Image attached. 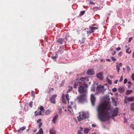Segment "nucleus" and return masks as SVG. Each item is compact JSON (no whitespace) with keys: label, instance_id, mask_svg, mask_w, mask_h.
I'll return each mask as SVG.
<instances>
[{"label":"nucleus","instance_id":"680f3d73","mask_svg":"<svg viewBox=\"0 0 134 134\" xmlns=\"http://www.w3.org/2000/svg\"><path fill=\"white\" fill-rule=\"evenodd\" d=\"M103 61L104 62H105V60H104L103 59H100V62H103Z\"/></svg>","mask_w":134,"mask_h":134},{"label":"nucleus","instance_id":"09e8293b","mask_svg":"<svg viewBox=\"0 0 134 134\" xmlns=\"http://www.w3.org/2000/svg\"><path fill=\"white\" fill-rule=\"evenodd\" d=\"M121 49V48L120 47H118L116 48V50L117 51H119Z\"/></svg>","mask_w":134,"mask_h":134},{"label":"nucleus","instance_id":"1a4fd4ad","mask_svg":"<svg viewBox=\"0 0 134 134\" xmlns=\"http://www.w3.org/2000/svg\"><path fill=\"white\" fill-rule=\"evenodd\" d=\"M71 105L69 106L68 107V110L71 113H72L73 112V109H72V107L73 106V104L72 102H71Z\"/></svg>","mask_w":134,"mask_h":134},{"label":"nucleus","instance_id":"b1692460","mask_svg":"<svg viewBox=\"0 0 134 134\" xmlns=\"http://www.w3.org/2000/svg\"><path fill=\"white\" fill-rule=\"evenodd\" d=\"M132 92V90H128L126 91V94L128 95L130 94Z\"/></svg>","mask_w":134,"mask_h":134},{"label":"nucleus","instance_id":"dca6fc26","mask_svg":"<svg viewBox=\"0 0 134 134\" xmlns=\"http://www.w3.org/2000/svg\"><path fill=\"white\" fill-rule=\"evenodd\" d=\"M125 47L126 48V52L128 53H130L131 52V50H130V48L128 47L127 46H126Z\"/></svg>","mask_w":134,"mask_h":134},{"label":"nucleus","instance_id":"7ed1b4c3","mask_svg":"<svg viewBox=\"0 0 134 134\" xmlns=\"http://www.w3.org/2000/svg\"><path fill=\"white\" fill-rule=\"evenodd\" d=\"M87 115H86V113H82L80 114L79 116H77V118L79 121H81L83 120L88 118L89 117L88 116V113H87Z\"/></svg>","mask_w":134,"mask_h":134},{"label":"nucleus","instance_id":"c9c22d12","mask_svg":"<svg viewBox=\"0 0 134 134\" xmlns=\"http://www.w3.org/2000/svg\"><path fill=\"white\" fill-rule=\"evenodd\" d=\"M32 104L33 102L32 101L30 102L29 103V106L31 108H32Z\"/></svg>","mask_w":134,"mask_h":134},{"label":"nucleus","instance_id":"a19ab883","mask_svg":"<svg viewBox=\"0 0 134 134\" xmlns=\"http://www.w3.org/2000/svg\"><path fill=\"white\" fill-rule=\"evenodd\" d=\"M127 81V79L126 78H125L124 79V83L125 84L126 83Z\"/></svg>","mask_w":134,"mask_h":134},{"label":"nucleus","instance_id":"e2e57ef3","mask_svg":"<svg viewBox=\"0 0 134 134\" xmlns=\"http://www.w3.org/2000/svg\"><path fill=\"white\" fill-rule=\"evenodd\" d=\"M119 64V66H122V63H120V64Z\"/></svg>","mask_w":134,"mask_h":134},{"label":"nucleus","instance_id":"9d476101","mask_svg":"<svg viewBox=\"0 0 134 134\" xmlns=\"http://www.w3.org/2000/svg\"><path fill=\"white\" fill-rule=\"evenodd\" d=\"M97 77L100 80H103V74L102 72H99L97 75Z\"/></svg>","mask_w":134,"mask_h":134},{"label":"nucleus","instance_id":"4468645a","mask_svg":"<svg viewBox=\"0 0 134 134\" xmlns=\"http://www.w3.org/2000/svg\"><path fill=\"white\" fill-rule=\"evenodd\" d=\"M118 90L120 93H123L125 91L124 87H121L119 88Z\"/></svg>","mask_w":134,"mask_h":134},{"label":"nucleus","instance_id":"603ef678","mask_svg":"<svg viewBox=\"0 0 134 134\" xmlns=\"http://www.w3.org/2000/svg\"><path fill=\"white\" fill-rule=\"evenodd\" d=\"M78 134H82V133L80 131H78Z\"/></svg>","mask_w":134,"mask_h":134},{"label":"nucleus","instance_id":"864d4df0","mask_svg":"<svg viewBox=\"0 0 134 134\" xmlns=\"http://www.w3.org/2000/svg\"><path fill=\"white\" fill-rule=\"evenodd\" d=\"M91 90L93 91V92H94L95 91V87H94L93 88H92V89H91Z\"/></svg>","mask_w":134,"mask_h":134},{"label":"nucleus","instance_id":"2f4dec72","mask_svg":"<svg viewBox=\"0 0 134 134\" xmlns=\"http://www.w3.org/2000/svg\"><path fill=\"white\" fill-rule=\"evenodd\" d=\"M107 80L109 84H112V82L111 80L107 79Z\"/></svg>","mask_w":134,"mask_h":134},{"label":"nucleus","instance_id":"20e7f679","mask_svg":"<svg viewBox=\"0 0 134 134\" xmlns=\"http://www.w3.org/2000/svg\"><path fill=\"white\" fill-rule=\"evenodd\" d=\"M78 92L80 93H82L86 95L87 90L86 88L83 86H81L78 88Z\"/></svg>","mask_w":134,"mask_h":134},{"label":"nucleus","instance_id":"a211bd4d","mask_svg":"<svg viewBox=\"0 0 134 134\" xmlns=\"http://www.w3.org/2000/svg\"><path fill=\"white\" fill-rule=\"evenodd\" d=\"M111 99L112 100V102L114 103V105L115 106H116V105H117L116 102L115 100V98L113 97H112L111 98Z\"/></svg>","mask_w":134,"mask_h":134},{"label":"nucleus","instance_id":"cd10ccee","mask_svg":"<svg viewBox=\"0 0 134 134\" xmlns=\"http://www.w3.org/2000/svg\"><path fill=\"white\" fill-rule=\"evenodd\" d=\"M39 134H42L43 133V131L42 128H40L38 132Z\"/></svg>","mask_w":134,"mask_h":134},{"label":"nucleus","instance_id":"f704fd0d","mask_svg":"<svg viewBox=\"0 0 134 134\" xmlns=\"http://www.w3.org/2000/svg\"><path fill=\"white\" fill-rule=\"evenodd\" d=\"M112 90L114 92H116L117 91V89L116 88H113Z\"/></svg>","mask_w":134,"mask_h":134},{"label":"nucleus","instance_id":"bf43d9fd","mask_svg":"<svg viewBox=\"0 0 134 134\" xmlns=\"http://www.w3.org/2000/svg\"><path fill=\"white\" fill-rule=\"evenodd\" d=\"M118 82V80H115L114 81V83L115 84H117Z\"/></svg>","mask_w":134,"mask_h":134},{"label":"nucleus","instance_id":"58836bf2","mask_svg":"<svg viewBox=\"0 0 134 134\" xmlns=\"http://www.w3.org/2000/svg\"><path fill=\"white\" fill-rule=\"evenodd\" d=\"M131 78L132 80L133 81H134V73H133V74H132Z\"/></svg>","mask_w":134,"mask_h":134},{"label":"nucleus","instance_id":"473e14b6","mask_svg":"<svg viewBox=\"0 0 134 134\" xmlns=\"http://www.w3.org/2000/svg\"><path fill=\"white\" fill-rule=\"evenodd\" d=\"M111 60L113 61H116V59L113 57H111Z\"/></svg>","mask_w":134,"mask_h":134},{"label":"nucleus","instance_id":"f257e3e1","mask_svg":"<svg viewBox=\"0 0 134 134\" xmlns=\"http://www.w3.org/2000/svg\"><path fill=\"white\" fill-rule=\"evenodd\" d=\"M98 116L102 121L109 120L110 117L112 116L117 115L118 109L116 108L113 110L111 107L108 103L100 104L97 108Z\"/></svg>","mask_w":134,"mask_h":134},{"label":"nucleus","instance_id":"9b49d317","mask_svg":"<svg viewBox=\"0 0 134 134\" xmlns=\"http://www.w3.org/2000/svg\"><path fill=\"white\" fill-rule=\"evenodd\" d=\"M87 73L88 75H92L94 74V72L93 69H89L87 70Z\"/></svg>","mask_w":134,"mask_h":134},{"label":"nucleus","instance_id":"ddd939ff","mask_svg":"<svg viewBox=\"0 0 134 134\" xmlns=\"http://www.w3.org/2000/svg\"><path fill=\"white\" fill-rule=\"evenodd\" d=\"M85 78L84 77H82L80 78L79 79H78V82L77 83L79 84L81 83H85L84 81Z\"/></svg>","mask_w":134,"mask_h":134},{"label":"nucleus","instance_id":"a878e982","mask_svg":"<svg viewBox=\"0 0 134 134\" xmlns=\"http://www.w3.org/2000/svg\"><path fill=\"white\" fill-rule=\"evenodd\" d=\"M131 109L132 111H134V103H132L131 105Z\"/></svg>","mask_w":134,"mask_h":134},{"label":"nucleus","instance_id":"f8f14e48","mask_svg":"<svg viewBox=\"0 0 134 134\" xmlns=\"http://www.w3.org/2000/svg\"><path fill=\"white\" fill-rule=\"evenodd\" d=\"M58 118V114H56L53 118L52 121L54 124L56 122Z\"/></svg>","mask_w":134,"mask_h":134},{"label":"nucleus","instance_id":"4be33fe9","mask_svg":"<svg viewBox=\"0 0 134 134\" xmlns=\"http://www.w3.org/2000/svg\"><path fill=\"white\" fill-rule=\"evenodd\" d=\"M62 102L63 103H66V101L64 98V94H63V96H62Z\"/></svg>","mask_w":134,"mask_h":134},{"label":"nucleus","instance_id":"c756f323","mask_svg":"<svg viewBox=\"0 0 134 134\" xmlns=\"http://www.w3.org/2000/svg\"><path fill=\"white\" fill-rule=\"evenodd\" d=\"M85 13V11H82L80 12V16H81L83 15L84 13Z\"/></svg>","mask_w":134,"mask_h":134},{"label":"nucleus","instance_id":"4d7b16f0","mask_svg":"<svg viewBox=\"0 0 134 134\" xmlns=\"http://www.w3.org/2000/svg\"><path fill=\"white\" fill-rule=\"evenodd\" d=\"M132 38L131 37L129 39V42H130L132 40Z\"/></svg>","mask_w":134,"mask_h":134},{"label":"nucleus","instance_id":"6ab92c4d","mask_svg":"<svg viewBox=\"0 0 134 134\" xmlns=\"http://www.w3.org/2000/svg\"><path fill=\"white\" fill-rule=\"evenodd\" d=\"M90 129L89 128H85L84 130V132L85 133H88L90 131Z\"/></svg>","mask_w":134,"mask_h":134},{"label":"nucleus","instance_id":"c03bdc74","mask_svg":"<svg viewBox=\"0 0 134 134\" xmlns=\"http://www.w3.org/2000/svg\"><path fill=\"white\" fill-rule=\"evenodd\" d=\"M42 124V122H41L40 123V124L38 125V127L39 128H40L41 127Z\"/></svg>","mask_w":134,"mask_h":134},{"label":"nucleus","instance_id":"79ce46f5","mask_svg":"<svg viewBox=\"0 0 134 134\" xmlns=\"http://www.w3.org/2000/svg\"><path fill=\"white\" fill-rule=\"evenodd\" d=\"M122 52H120L118 54V56L120 57L122 55Z\"/></svg>","mask_w":134,"mask_h":134},{"label":"nucleus","instance_id":"0eeeda50","mask_svg":"<svg viewBox=\"0 0 134 134\" xmlns=\"http://www.w3.org/2000/svg\"><path fill=\"white\" fill-rule=\"evenodd\" d=\"M57 96V95L56 94L53 95L50 98L49 100L51 103L54 104L55 103V98Z\"/></svg>","mask_w":134,"mask_h":134},{"label":"nucleus","instance_id":"774afa93","mask_svg":"<svg viewBox=\"0 0 134 134\" xmlns=\"http://www.w3.org/2000/svg\"><path fill=\"white\" fill-rule=\"evenodd\" d=\"M132 57L133 58H134V52L133 53V56Z\"/></svg>","mask_w":134,"mask_h":134},{"label":"nucleus","instance_id":"f3484780","mask_svg":"<svg viewBox=\"0 0 134 134\" xmlns=\"http://www.w3.org/2000/svg\"><path fill=\"white\" fill-rule=\"evenodd\" d=\"M49 132L50 134H56V131L54 129H50Z\"/></svg>","mask_w":134,"mask_h":134},{"label":"nucleus","instance_id":"2eb2a0df","mask_svg":"<svg viewBox=\"0 0 134 134\" xmlns=\"http://www.w3.org/2000/svg\"><path fill=\"white\" fill-rule=\"evenodd\" d=\"M26 128V127L23 126L20 128L18 131L17 132L18 133L21 132L23 131Z\"/></svg>","mask_w":134,"mask_h":134},{"label":"nucleus","instance_id":"aec40b11","mask_svg":"<svg viewBox=\"0 0 134 134\" xmlns=\"http://www.w3.org/2000/svg\"><path fill=\"white\" fill-rule=\"evenodd\" d=\"M57 42L59 43L62 44L63 43L64 41L62 39L60 38L58 40Z\"/></svg>","mask_w":134,"mask_h":134},{"label":"nucleus","instance_id":"c85d7f7f","mask_svg":"<svg viewBox=\"0 0 134 134\" xmlns=\"http://www.w3.org/2000/svg\"><path fill=\"white\" fill-rule=\"evenodd\" d=\"M116 70H117L118 72V73H119V70H120V68L119 66L118 65H117L116 66Z\"/></svg>","mask_w":134,"mask_h":134},{"label":"nucleus","instance_id":"393cba45","mask_svg":"<svg viewBox=\"0 0 134 134\" xmlns=\"http://www.w3.org/2000/svg\"><path fill=\"white\" fill-rule=\"evenodd\" d=\"M65 97L66 98L67 100H68V103H69V100H70V99L69 98V96L68 94H67L65 95Z\"/></svg>","mask_w":134,"mask_h":134},{"label":"nucleus","instance_id":"37998d69","mask_svg":"<svg viewBox=\"0 0 134 134\" xmlns=\"http://www.w3.org/2000/svg\"><path fill=\"white\" fill-rule=\"evenodd\" d=\"M123 80V77L122 76H121L120 78V79L119 81L120 82H121Z\"/></svg>","mask_w":134,"mask_h":134},{"label":"nucleus","instance_id":"3c124183","mask_svg":"<svg viewBox=\"0 0 134 134\" xmlns=\"http://www.w3.org/2000/svg\"><path fill=\"white\" fill-rule=\"evenodd\" d=\"M76 108V105H74V107H73V110H75Z\"/></svg>","mask_w":134,"mask_h":134},{"label":"nucleus","instance_id":"bb28decb","mask_svg":"<svg viewBox=\"0 0 134 134\" xmlns=\"http://www.w3.org/2000/svg\"><path fill=\"white\" fill-rule=\"evenodd\" d=\"M128 100L132 101L134 100V97H130L129 98L127 99Z\"/></svg>","mask_w":134,"mask_h":134},{"label":"nucleus","instance_id":"6e6552de","mask_svg":"<svg viewBox=\"0 0 134 134\" xmlns=\"http://www.w3.org/2000/svg\"><path fill=\"white\" fill-rule=\"evenodd\" d=\"M91 101L93 106H94L96 100V98L93 94H91Z\"/></svg>","mask_w":134,"mask_h":134},{"label":"nucleus","instance_id":"f03ea898","mask_svg":"<svg viewBox=\"0 0 134 134\" xmlns=\"http://www.w3.org/2000/svg\"><path fill=\"white\" fill-rule=\"evenodd\" d=\"M76 100L79 103H83L87 101V95L86 94H83L78 96Z\"/></svg>","mask_w":134,"mask_h":134},{"label":"nucleus","instance_id":"7c9ffc66","mask_svg":"<svg viewBox=\"0 0 134 134\" xmlns=\"http://www.w3.org/2000/svg\"><path fill=\"white\" fill-rule=\"evenodd\" d=\"M78 83H75L74 86V88H76L77 87V86H78Z\"/></svg>","mask_w":134,"mask_h":134},{"label":"nucleus","instance_id":"4c0bfd02","mask_svg":"<svg viewBox=\"0 0 134 134\" xmlns=\"http://www.w3.org/2000/svg\"><path fill=\"white\" fill-rule=\"evenodd\" d=\"M40 109L41 111H42L44 110V107L41 106L40 107Z\"/></svg>","mask_w":134,"mask_h":134},{"label":"nucleus","instance_id":"ea45409f","mask_svg":"<svg viewBox=\"0 0 134 134\" xmlns=\"http://www.w3.org/2000/svg\"><path fill=\"white\" fill-rule=\"evenodd\" d=\"M42 112L41 111H39L38 113L36 115H42Z\"/></svg>","mask_w":134,"mask_h":134},{"label":"nucleus","instance_id":"39448f33","mask_svg":"<svg viewBox=\"0 0 134 134\" xmlns=\"http://www.w3.org/2000/svg\"><path fill=\"white\" fill-rule=\"evenodd\" d=\"M98 29V28L96 27H93L91 26H89V29H87V30L86 31L87 32V34L91 33L94 32V31Z\"/></svg>","mask_w":134,"mask_h":134},{"label":"nucleus","instance_id":"de8ad7c7","mask_svg":"<svg viewBox=\"0 0 134 134\" xmlns=\"http://www.w3.org/2000/svg\"><path fill=\"white\" fill-rule=\"evenodd\" d=\"M57 57H56V56H52V58L53 59H55Z\"/></svg>","mask_w":134,"mask_h":134},{"label":"nucleus","instance_id":"13d9d810","mask_svg":"<svg viewBox=\"0 0 134 134\" xmlns=\"http://www.w3.org/2000/svg\"><path fill=\"white\" fill-rule=\"evenodd\" d=\"M64 83H65V82L64 81H63L61 84V86H62V85H63L64 84Z\"/></svg>","mask_w":134,"mask_h":134},{"label":"nucleus","instance_id":"49530a36","mask_svg":"<svg viewBox=\"0 0 134 134\" xmlns=\"http://www.w3.org/2000/svg\"><path fill=\"white\" fill-rule=\"evenodd\" d=\"M90 3L91 4H95V3L92 1H91Z\"/></svg>","mask_w":134,"mask_h":134},{"label":"nucleus","instance_id":"5701e85b","mask_svg":"<svg viewBox=\"0 0 134 134\" xmlns=\"http://www.w3.org/2000/svg\"><path fill=\"white\" fill-rule=\"evenodd\" d=\"M69 89L68 90L67 93H68L71 91L73 89V87L72 86H70L69 87Z\"/></svg>","mask_w":134,"mask_h":134},{"label":"nucleus","instance_id":"72a5a7b5","mask_svg":"<svg viewBox=\"0 0 134 134\" xmlns=\"http://www.w3.org/2000/svg\"><path fill=\"white\" fill-rule=\"evenodd\" d=\"M127 70L128 71H130V68L129 66H127Z\"/></svg>","mask_w":134,"mask_h":134},{"label":"nucleus","instance_id":"423d86ee","mask_svg":"<svg viewBox=\"0 0 134 134\" xmlns=\"http://www.w3.org/2000/svg\"><path fill=\"white\" fill-rule=\"evenodd\" d=\"M97 91L99 92H104L106 88L104 87V86H102L100 85L99 86H98L96 88Z\"/></svg>","mask_w":134,"mask_h":134},{"label":"nucleus","instance_id":"412c9836","mask_svg":"<svg viewBox=\"0 0 134 134\" xmlns=\"http://www.w3.org/2000/svg\"><path fill=\"white\" fill-rule=\"evenodd\" d=\"M51 111L49 109L45 111V114L46 115H49L51 112Z\"/></svg>","mask_w":134,"mask_h":134},{"label":"nucleus","instance_id":"338daca9","mask_svg":"<svg viewBox=\"0 0 134 134\" xmlns=\"http://www.w3.org/2000/svg\"><path fill=\"white\" fill-rule=\"evenodd\" d=\"M80 128L81 129L80 131H82L83 130V128H82V127H80Z\"/></svg>","mask_w":134,"mask_h":134},{"label":"nucleus","instance_id":"6e6d98bb","mask_svg":"<svg viewBox=\"0 0 134 134\" xmlns=\"http://www.w3.org/2000/svg\"><path fill=\"white\" fill-rule=\"evenodd\" d=\"M98 6L95 7H93V9H98Z\"/></svg>","mask_w":134,"mask_h":134},{"label":"nucleus","instance_id":"e433bc0d","mask_svg":"<svg viewBox=\"0 0 134 134\" xmlns=\"http://www.w3.org/2000/svg\"><path fill=\"white\" fill-rule=\"evenodd\" d=\"M85 42V38H83L82 39V40L81 41V43H84Z\"/></svg>","mask_w":134,"mask_h":134},{"label":"nucleus","instance_id":"052dcab7","mask_svg":"<svg viewBox=\"0 0 134 134\" xmlns=\"http://www.w3.org/2000/svg\"><path fill=\"white\" fill-rule=\"evenodd\" d=\"M128 84L129 85H130V84L132 85V83L130 81L128 82Z\"/></svg>","mask_w":134,"mask_h":134},{"label":"nucleus","instance_id":"69168bd1","mask_svg":"<svg viewBox=\"0 0 134 134\" xmlns=\"http://www.w3.org/2000/svg\"><path fill=\"white\" fill-rule=\"evenodd\" d=\"M106 60L108 62H110V60L109 59H106Z\"/></svg>","mask_w":134,"mask_h":134},{"label":"nucleus","instance_id":"a18cd8bd","mask_svg":"<svg viewBox=\"0 0 134 134\" xmlns=\"http://www.w3.org/2000/svg\"><path fill=\"white\" fill-rule=\"evenodd\" d=\"M42 119H40L38 120H37V123H39L41 121Z\"/></svg>","mask_w":134,"mask_h":134},{"label":"nucleus","instance_id":"0e129e2a","mask_svg":"<svg viewBox=\"0 0 134 134\" xmlns=\"http://www.w3.org/2000/svg\"><path fill=\"white\" fill-rule=\"evenodd\" d=\"M51 90H54V89L53 88H52V89H51L49 91V92H50L51 91Z\"/></svg>","mask_w":134,"mask_h":134},{"label":"nucleus","instance_id":"5fc2aeb1","mask_svg":"<svg viewBox=\"0 0 134 134\" xmlns=\"http://www.w3.org/2000/svg\"><path fill=\"white\" fill-rule=\"evenodd\" d=\"M92 126L93 127H95L96 126V125L94 124H92Z\"/></svg>","mask_w":134,"mask_h":134},{"label":"nucleus","instance_id":"8fccbe9b","mask_svg":"<svg viewBox=\"0 0 134 134\" xmlns=\"http://www.w3.org/2000/svg\"><path fill=\"white\" fill-rule=\"evenodd\" d=\"M116 51H114L112 53V54L113 55H114L116 54Z\"/></svg>","mask_w":134,"mask_h":134}]
</instances>
